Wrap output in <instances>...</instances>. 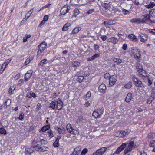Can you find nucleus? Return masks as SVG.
<instances>
[{
	"label": "nucleus",
	"mask_w": 155,
	"mask_h": 155,
	"mask_svg": "<svg viewBox=\"0 0 155 155\" xmlns=\"http://www.w3.org/2000/svg\"><path fill=\"white\" fill-rule=\"evenodd\" d=\"M128 145L125 148V149L124 151V153L125 155H128L129 153L131 152L132 150L135 148L134 145V142L131 141L129 143H128Z\"/></svg>",
	"instance_id": "obj_1"
},
{
	"label": "nucleus",
	"mask_w": 155,
	"mask_h": 155,
	"mask_svg": "<svg viewBox=\"0 0 155 155\" xmlns=\"http://www.w3.org/2000/svg\"><path fill=\"white\" fill-rule=\"evenodd\" d=\"M132 53L134 58L135 59H139L140 56V51L139 49L134 48L132 51Z\"/></svg>",
	"instance_id": "obj_2"
},
{
	"label": "nucleus",
	"mask_w": 155,
	"mask_h": 155,
	"mask_svg": "<svg viewBox=\"0 0 155 155\" xmlns=\"http://www.w3.org/2000/svg\"><path fill=\"white\" fill-rule=\"evenodd\" d=\"M67 130L71 134H78V131L73 129L72 127H71V125L70 124H68L66 126Z\"/></svg>",
	"instance_id": "obj_3"
},
{
	"label": "nucleus",
	"mask_w": 155,
	"mask_h": 155,
	"mask_svg": "<svg viewBox=\"0 0 155 155\" xmlns=\"http://www.w3.org/2000/svg\"><path fill=\"white\" fill-rule=\"evenodd\" d=\"M71 9V6L68 5H65L61 9L60 12L62 15H64L68 12Z\"/></svg>",
	"instance_id": "obj_4"
},
{
	"label": "nucleus",
	"mask_w": 155,
	"mask_h": 155,
	"mask_svg": "<svg viewBox=\"0 0 155 155\" xmlns=\"http://www.w3.org/2000/svg\"><path fill=\"white\" fill-rule=\"evenodd\" d=\"M117 78L115 75H112L109 77V84L112 86L114 84L117 80Z\"/></svg>",
	"instance_id": "obj_5"
},
{
	"label": "nucleus",
	"mask_w": 155,
	"mask_h": 155,
	"mask_svg": "<svg viewBox=\"0 0 155 155\" xmlns=\"http://www.w3.org/2000/svg\"><path fill=\"white\" fill-rule=\"evenodd\" d=\"M133 80L136 86L140 87H142L144 86L143 84L142 83L141 81L140 80H138L135 77H133Z\"/></svg>",
	"instance_id": "obj_6"
},
{
	"label": "nucleus",
	"mask_w": 155,
	"mask_h": 155,
	"mask_svg": "<svg viewBox=\"0 0 155 155\" xmlns=\"http://www.w3.org/2000/svg\"><path fill=\"white\" fill-rule=\"evenodd\" d=\"M106 150V147H102L98 150L95 153H94L92 155H102L104 153Z\"/></svg>",
	"instance_id": "obj_7"
},
{
	"label": "nucleus",
	"mask_w": 155,
	"mask_h": 155,
	"mask_svg": "<svg viewBox=\"0 0 155 155\" xmlns=\"http://www.w3.org/2000/svg\"><path fill=\"white\" fill-rule=\"evenodd\" d=\"M126 146L127 144L126 143H123L119 147L117 148L114 153L116 154H119L124 150V149L126 147Z\"/></svg>",
	"instance_id": "obj_8"
},
{
	"label": "nucleus",
	"mask_w": 155,
	"mask_h": 155,
	"mask_svg": "<svg viewBox=\"0 0 155 155\" xmlns=\"http://www.w3.org/2000/svg\"><path fill=\"white\" fill-rule=\"evenodd\" d=\"M140 40L142 42H146L148 39L147 35L144 33H141L140 35Z\"/></svg>",
	"instance_id": "obj_9"
},
{
	"label": "nucleus",
	"mask_w": 155,
	"mask_h": 155,
	"mask_svg": "<svg viewBox=\"0 0 155 155\" xmlns=\"http://www.w3.org/2000/svg\"><path fill=\"white\" fill-rule=\"evenodd\" d=\"M63 105V102L61 101L60 99L58 98L56 105V108L58 110H61L62 108Z\"/></svg>",
	"instance_id": "obj_10"
},
{
	"label": "nucleus",
	"mask_w": 155,
	"mask_h": 155,
	"mask_svg": "<svg viewBox=\"0 0 155 155\" xmlns=\"http://www.w3.org/2000/svg\"><path fill=\"white\" fill-rule=\"evenodd\" d=\"M155 97V94L153 92H152L150 96L147 100V104H150L153 100Z\"/></svg>",
	"instance_id": "obj_11"
},
{
	"label": "nucleus",
	"mask_w": 155,
	"mask_h": 155,
	"mask_svg": "<svg viewBox=\"0 0 155 155\" xmlns=\"http://www.w3.org/2000/svg\"><path fill=\"white\" fill-rule=\"evenodd\" d=\"M99 91L101 93H103L106 91V86L104 84H101L98 87Z\"/></svg>",
	"instance_id": "obj_12"
},
{
	"label": "nucleus",
	"mask_w": 155,
	"mask_h": 155,
	"mask_svg": "<svg viewBox=\"0 0 155 155\" xmlns=\"http://www.w3.org/2000/svg\"><path fill=\"white\" fill-rule=\"evenodd\" d=\"M107 41L115 45L118 41V40L116 38L112 37L109 38L107 40Z\"/></svg>",
	"instance_id": "obj_13"
},
{
	"label": "nucleus",
	"mask_w": 155,
	"mask_h": 155,
	"mask_svg": "<svg viewBox=\"0 0 155 155\" xmlns=\"http://www.w3.org/2000/svg\"><path fill=\"white\" fill-rule=\"evenodd\" d=\"M137 70L138 73L141 74L143 76L146 77L147 76V73L145 70L143 69L142 68L137 69Z\"/></svg>",
	"instance_id": "obj_14"
},
{
	"label": "nucleus",
	"mask_w": 155,
	"mask_h": 155,
	"mask_svg": "<svg viewBox=\"0 0 155 155\" xmlns=\"http://www.w3.org/2000/svg\"><path fill=\"white\" fill-rule=\"evenodd\" d=\"M33 148H26L25 151V154L28 155H30L34 151Z\"/></svg>",
	"instance_id": "obj_15"
},
{
	"label": "nucleus",
	"mask_w": 155,
	"mask_h": 155,
	"mask_svg": "<svg viewBox=\"0 0 155 155\" xmlns=\"http://www.w3.org/2000/svg\"><path fill=\"white\" fill-rule=\"evenodd\" d=\"M56 130H57L58 132L61 134H64L66 131L65 129L63 127H57Z\"/></svg>",
	"instance_id": "obj_16"
},
{
	"label": "nucleus",
	"mask_w": 155,
	"mask_h": 155,
	"mask_svg": "<svg viewBox=\"0 0 155 155\" xmlns=\"http://www.w3.org/2000/svg\"><path fill=\"white\" fill-rule=\"evenodd\" d=\"M142 20L143 21L144 23L149 21L151 23L152 22V21L150 19V16L149 14H146L144 15V18L142 19Z\"/></svg>",
	"instance_id": "obj_17"
},
{
	"label": "nucleus",
	"mask_w": 155,
	"mask_h": 155,
	"mask_svg": "<svg viewBox=\"0 0 155 155\" xmlns=\"http://www.w3.org/2000/svg\"><path fill=\"white\" fill-rule=\"evenodd\" d=\"M81 146L77 147L75 149H74V151L71 154V155H73L74 154V153H81Z\"/></svg>",
	"instance_id": "obj_18"
},
{
	"label": "nucleus",
	"mask_w": 155,
	"mask_h": 155,
	"mask_svg": "<svg viewBox=\"0 0 155 155\" xmlns=\"http://www.w3.org/2000/svg\"><path fill=\"white\" fill-rule=\"evenodd\" d=\"M129 132V131L127 130L124 131H120V132L119 136L120 137H123L124 136L127 135Z\"/></svg>",
	"instance_id": "obj_19"
},
{
	"label": "nucleus",
	"mask_w": 155,
	"mask_h": 155,
	"mask_svg": "<svg viewBox=\"0 0 155 155\" xmlns=\"http://www.w3.org/2000/svg\"><path fill=\"white\" fill-rule=\"evenodd\" d=\"M11 59H8L5 61L4 63L2 64V68H3L2 71H4L5 68H6L7 65L8 63L10 62Z\"/></svg>",
	"instance_id": "obj_20"
},
{
	"label": "nucleus",
	"mask_w": 155,
	"mask_h": 155,
	"mask_svg": "<svg viewBox=\"0 0 155 155\" xmlns=\"http://www.w3.org/2000/svg\"><path fill=\"white\" fill-rule=\"evenodd\" d=\"M31 73H29L27 72L26 73L25 75L24 78H25V81H27L31 77Z\"/></svg>",
	"instance_id": "obj_21"
},
{
	"label": "nucleus",
	"mask_w": 155,
	"mask_h": 155,
	"mask_svg": "<svg viewBox=\"0 0 155 155\" xmlns=\"http://www.w3.org/2000/svg\"><path fill=\"white\" fill-rule=\"evenodd\" d=\"M132 96V94L131 93H128L125 99V101L127 102H130L131 98Z\"/></svg>",
	"instance_id": "obj_22"
},
{
	"label": "nucleus",
	"mask_w": 155,
	"mask_h": 155,
	"mask_svg": "<svg viewBox=\"0 0 155 155\" xmlns=\"http://www.w3.org/2000/svg\"><path fill=\"white\" fill-rule=\"evenodd\" d=\"M129 38L133 41L135 42L137 40L136 36L133 34H130L128 35Z\"/></svg>",
	"instance_id": "obj_23"
},
{
	"label": "nucleus",
	"mask_w": 155,
	"mask_h": 155,
	"mask_svg": "<svg viewBox=\"0 0 155 155\" xmlns=\"http://www.w3.org/2000/svg\"><path fill=\"white\" fill-rule=\"evenodd\" d=\"M132 22H137V23H143L144 21L142 20V19L140 18H137L135 19H132L131 20Z\"/></svg>",
	"instance_id": "obj_24"
},
{
	"label": "nucleus",
	"mask_w": 155,
	"mask_h": 155,
	"mask_svg": "<svg viewBox=\"0 0 155 155\" xmlns=\"http://www.w3.org/2000/svg\"><path fill=\"white\" fill-rule=\"evenodd\" d=\"M71 25V24L69 23H67L65 24L63 26L62 30L64 31H65L68 30V28L70 27Z\"/></svg>",
	"instance_id": "obj_25"
},
{
	"label": "nucleus",
	"mask_w": 155,
	"mask_h": 155,
	"mask_svg": "<svg viewBox=\"0 0 155 155\" xmlns=\"http://www.w3.org/2000/svg\"><path fill=\"white\" fill-rule=\"evenodd\" d=\"M56 103L54 101H52L50 103V106L49 107L50 108H52L54 110L56 107Z\"/></svg>",
	"instance_id": "obj_26"
},
{
	"label": "nucleus",
	"mask_w": 155,
	"mask_h": 155,
	"mask_svg": "<svg viewBox=\"0 0 155 155\" xmlns=\"http://www.w3.org/2000/svg\"><path fill=\"white\" fill-rule=\"evenodd\" d=\"M60 138V137L57 138L55 142L53 143V146L55 147H58L59 146V140Z\"/></svg>",
	"instance_id": "obj_27"
},
{
	"label": "nucleus",
	"mask_w": 155,
	"mask_h": 155,
	"mask_svg": "<svg viewBox=\"0 0 155 155\" xmlns=\"http://www.w3.org/2000/svg\"><path fill=\"white\" fill-rule=\"evenodd\" d=\"M81 29V28L80 27H76L72 30V33L73 34H76Z\"/></svg>",
	"instance_id": "obj_28"
},
{
	"label": "nucleus",
	"mask_w": 155,
	"mask_h": 155,
	"mask_svg": "<svg viewBox=\"0 0 155 155\" xmlns=\"http://www.w3.org/2000/svg\"><path fill=\"white\" fill-rule=\"evenodd\" d=\"M113 61L114 63H116L117 65H119L122 62V59L120 58H115L113 59Z\"/></svg>",
	"instance_id": "obj_29"
},
{
	"label": "nucleus",
	"mask_w": 155,
	"mask_h": 155,
	"mask_svg": "<svg viewBox=\"0 0 155 155\" xmlns=\"http://www.w3.org/2000/svg\"><path fill=\"white\" fill-rule=\"evenodd\" d=\"M155 6V3L153 2H151L149 5H145V6L147 8H151Z\"/></svg>",
	"instance_id": "obj_30"
},
{
	"label": "nucleus",
	"mask_w": 155,
	"mask_h": 155,
	"mask_svg": "<svg viewBox=\"0 0 155 155\" xmlns=\"http://www.w3.org/2000/svg\"><path fill=\"white\" fill-rule=\"evenodd\" d=\"M11 101L10 99H8L6 100L5 101V106H6L5 107V108H7V107L8 106H9L11 104Z\"/></svg>",
	"instance_id": "obj_31"
},
{
	"label": "nucleus",
	"mask_w": 155,
	"mask_h": 155,
	"mask_svg": "<svg viewBox=\"0 0 155 155\" xmlns=\"http://www.w3.org/2000/svg\"><path fill=\"white\" fill-rule=\"evenodd\" d=\"M79 13V11L78 8L75 9L73 11V16L74 17H76Z\"/></svg>",
	"instance_id": "obj_32"
},
{
	"label": "nucleus",
	"mask_w": 155,
	"mask_h": 155,
	"mask_svg": "<svg viewBox=\"0 0 155 155\" xmlns=\"http://www.w3.org/2000/svg\"><path fill=\"white\" fill-rule=\"evenodd\" d=\"M92 115L95 118H100L101 117L99 114H98V113L97 112L96 110L93 112Z\"/></svg>",
	"instance_id": "obj_33"
},
{
	"label": "nucleus",
	"mask_w": 155,
	"mask_h": 155,
	"mask_svg": "<svg viewBox=\"0 0 155 155\" xmlns=\"http://www.w3.org/2000/svg\"><path fill=\"white\" fill-rule=\"evenodd\" d=\"M48 147L45 146H40V152H43L45 151H48Z\"/></svg>",
	"instance_id": "obj_34"
},
{
	"label": "nucleus",
	"mask_w": 155,
	"mask_h": 155,
	"mask_svg": "<svg viewBox=\"0 0 155 155\" xmlns=\"http://www.w3.org/2000/svg\"><path fill=\"white\" fill-rule=\"evenodd\" d=\"M45 49H44L41 46V45H39L38 46V54H41L42 52L43 51H44Z\"/></svg>",
	"instance_id": "obj_35"
},
{
	"label": "nucleus",
	"mask_w": 155,
	"mask_h": 155,
	"mask_svg": "<svg viewBox=\"0 0 155 155\" xmlns=\"http://www.w3.org/2000/svg\"><path fill=\"white\" fill-rule=\"evenodd\" d=\"M91 93L90 91H88L86 95L84 96V98L85 100H87L88 99H89L91 97Z\"/></svg>",
	"instance_id": "obj_36"
},
{
	"label": "nucleus",
	"mask_w": 155,
	"mask_h": 155,
	"mask_svg": "<svg viewBox=\"0 0 155 155\" xmlns=\"http://www.w3.org/2000/svg\"><path fill=\"white\" fill-rule=\"evenodd\" d=\"M50 128V126L49 125H48L43 127L42 128L41 130L42 131L44 132L48 130Z\"/></svg>",
	"instance_id": "obj_37"
},
{
	"label": "nucleus",
	"mask_w": 155,
	"mask_h": 155,
	"mask_svg": "<svg viewBox=\"0 0 155 155\" xmlns=\"http://www.w3.org/2000/svg\"><path fill=\"white\" fill-rule=\"evenodd\" d=\"M132 86V83L131 82L129 81L127 84H126L125 85V87L127 89L130 88Z\"/></svg>",
	"instance_id": "obj_38"
},
{
	"label": "nucleus",
	"mask_w": 155,
	"mask_h": 155,
	"mask_svg": "<svg viewBox=\"0 0 155 155\" xmlns=\"http://www.w3.org/2000/svg\"><path fill=\"white\" fill-rule=\"evenodd\" d=\"M33 148V149H35V150L40 152V146L39 144H37V145L34 146Z\"/></svg>",
	"instance_id": "obj_39"
},
{
	"label": "nucleus",
	"mask_w": 155,
	"mask_h": 155,
	"mask_svg": "<svg viewBox=\"0 0 155 155\" xmlns=\"http://www.w3.org/2000/svg\"><path fill=\"white\" fill-rule=\"evenodd\" d=\"M47 61V59H44L42 60L39 63L38 65L39 66H43L44 64H46V62Z\"/></svg>",
	"instance_id": "obj_40"
},
{
	"label": "nucleus",
	"mask_w": 155,
	"mask_h": 155,
	"mask_svg": "<svg viewBox=\"0 0 155 155\" xmlns=\"http://www.w3.org/2000/svg\"><path fill=\"white\" fill-rule=\"evenodd\" d=\"M33 12V9H31L30 11H29L26 14V16L27 15L28 16V17L26 18V19H28L29 17L31 16L32 13Z\"/></svg>",
	"instance_id": "obj_41"
},
{
	"label": "nucleus",
	"mask_w": 155,
	"mask_h": 155,
	"mask_svg": "<svg viewBox=\"0 0 155 155\" xmlns=\"http://www.w3.org/2000/svg\"><path fill=\"white\" fill-rule=\"evenodd\" d=\"M149 145L150 147L155 148V141L153 140L150 141Z\"/></svg>",
	"instance_id": "obj_42"
},
{
	"label": "nucleus",
	"mask_w": 155,
	"mask_h": 155,
	"mask_svg": "<svg viewBox=\"0 0 155 155\" xmlns=\"http://www.w3.org/2000/svg\"><path fill=\"white\" fill-rule=\"evenodd\" d=\"M149 14L152 17L155 16V9H152L150 11Z\"/></svg>",
	"instance_id": "obj_43"
},
{
	"label": "nucleus",
	"mask_w": 155,
	"mask_h": 155,
	"mask_svg": "<svg viewBox=\"0 0 155 155\" xmlns=\"http://www.w3.org/2000/svg\"><path fill=\"white\" fill-rule=\"evenodd\" d=\"M72 64L74 67H77L79 65L80 63L79 62L76 61H73L72 63Z\"/></svg>",
	"instance_id": "obj_44"
},
{
	"label": "nucleus",
	"mask_w": 155,
	"mask_h": 155,
	"mask_svg": "<svg viewBox=\"0 0 155 155\" xmlns=\"http://www.w3.org/2000/svg\"><path fill=\"white\" fill-rule=\"evenodd\" d=\"M96 111L98 112V114H99L100 117L104 112V110L102 108L98 109L96 110Z\"/></svg>",
	"instance_id": "obj_45"
},
{
	"label": "nucleus",
	"mask_w": 155,
	"mask_h": 155,
	"mask_svg": "<svg viewBox=\"0 0 155 155\" xmlns=\"http://www.w3.org/2000/svg\"><path fill=\"white\" fill-rule=\"evenodd\" d=\"M33 59V58L32 57H31L30 58H27L25 62V65H27Z\"/></svg>",
	"instance_id": "obj_46"
},
{
	"label": "nucleus",
	"mask_w": 155,
	"mask_h": 155,
	"mask_svg": "<svg viewBox=\"0 0 155 155\" xmlns=\"http://www.w3.org/2000/svg\"><path fill=\"white\" fill-rule=\"evenodd\" d=\"M6 131L4 128L1 127L0 128V134L4 135H5L6 134Z\"/></svg>",
	"instance_id": "obj_47"
},
{
	"label": "nucleus",
	"mask_w": 155,
	"mask_h": 155,
	"mask_svg": "<svg viewBox=\"0 0 155 155\" xmlns=\"http://www.w3.org/2000/svg\"><path fill=\"white\" fill-rule=\"evenodd\" d=\"M102 5L106 9H108L110 7V5L106 3H103Z\"/></svg>",
	"instance_id": "obj_48"
},
{
	"label": "nucleus",
	"mask_w": 155,
	"mask_h": 155,
	"mask_svg": "<svg viewBox=\"0 0 155 155\" xmlns=\"http://www.w3.org/2000/svg\"><path fill=\"white\" fill-rule=\"evenodd\" d=\"M39 45L42 47L44 49H45L46 47L47 43L45 42H43L41 43Z\"/></svg>",
	"instance_id": "obj_49"
},
{
	"label": "nucleus",
	"mask_w": 155,
	"mask_h": 155,
	"mask_svg": "<svg viewBox=\"0 0 155 155\" xmlns=\"http://www.w3.org/2000/svg\"><path fill=\"white\" fill-rule=\"evenodd\" d=\"M88 151L87 149V148H84V149L81 152V155H85L86 153Z\"/></svg>",
	"instance_id": "obj_50"
},
{
	"label": "nucleus",
	"mask_w": 155,
	"mask_h": 155,
	"mask_svg": "<svg viewBox=\"0 0 155 155\" xmlns=\"http://www.w3.org/2000/svg\"><path fill=\"white\" fill-rule=\"evenodd\" d=\"M84 78L83 76H79L77 78V79L79 82L81 83L82 82V80Z\"/></svg>",
	"instance_id": "obj_51"
},
{
	"label": "nucleus",
	"mask_w": 155,
	"mask_h": 155,
	"mask_svg": "<svg viewBox=\"0 0 155 155\" xmlns=\"http://www.w3.org/2000/svg\"><path fill=\"white\" fill-rule=\"evenodd\" d=\"M94 11V9H91L89 10L86 13V14H91Z\"/></svg>",
	"instance_id": "obj_52"
},
{
	"label": "nucleus",
	"mask_w": 155,
	"mask_h": 155,
	"mask_svg": "<svg viewBox=\"0 0 155 155\" xmlns=\"http://www.w3.org/2000/svg\"><path fill=\"white\" fill-rule=\"evenodd\" d=\"M100 55L98 54H95L94 55L91 57V58L93 60H95L96 58L99 57Z\"/></svg>",
	"instance_id": "obj_53"
},
{
	"label": "nucleus",
	"mask_w": 155,
	"mask_h": 155,
	"mask_svg": "<svg viewBox=\"0 0 155 155\" xmlns=\"http://www.w3.org/2000/svg\"><path fill=\"white\" fill-rule=\"evenodd\" d=\"M24 118V114L23 113H20V115L19 117V119L21 120H22Z\"/></svg>",
	"instance_id": "obj_54"
},
{
	"label": "nucleus",
	"mask_w": 155,
	"mask_h": 155,
	"mask_svg": "<svg viewBox=\"0 0 155 155\" xmlns=\"http://www.w3.org/2000/svg\"><path fill=\"white\" fill-rule=\"evenodd\" d=\"M122 12L124 15H127L129 14V10L124 9L122 10Z\"/></svg>",
	"instance_id": "obj_55"
},
{
	"label": "nucleus",
	"mask_w": 155,
	"mask_h": 155,
	"mask_svg": "<svg viewBox=\"0 0 155 155\" xmlns=\"http://www.w3.org/2000/svg\"><path fill=\"white\" fill-rule=\"evenodd\" d=\"M101 38L103 41L106 40L107 39V37L106 35H101L100 37Z\"/></svg>",
	"instance_id": "obj_56"
},
{
	"label": "nucleus",
	"mask_w": 155,
	"mask_h": 155,
	"mask_svg": "<svg viewBox=\"0 0 155 155\" xmlns=\"http://www.w3.org/2000/svg\"><path fill=\"white\" fill-rule=\"evenodd\" d=\"M137 70L142 68V66L139 63H137L136 66Z\"/></svg>",
	"instance_id": "obj_57"
},
{
	"label": "nucleus",
	"mask_w": 155,
	"mask_h": 155,
	"mask_svg": "<svg viewBox=\"0 0 155 155\" xmlns=\"http://www.w3.org/2000/svg\"><path fill=\"white\" fill-rule=\"evenodd\" d=\"M94 50H98L99 49V47L98 45L95 44H94Z\"/></svg>",
	"instance_id": "obj_58"
},
{
	"label": "nucleus",
	"mask_w": 155,
	"mask_h": 155,
	"mask_svg": "<svg viewBox=\"0 0 155 155\" xmlns=\"http://www.w3.org/2000/svg\"><path fill=\"white\" fill-rule=\"evenodd\" d=\"M23 82V80L22 79H20L18 82V85H19L21 86Z\"/></svg>",
	"instance_id": "obj_59"
},
{
	"label": "nucleus",
	"mask_w": 155,
	"mask_h": 155,
	"mask_svg": "<svg viewBox=\"0 0 155 155\" xmlns=\"http://www.w3.org/2000/svg\"><path fill=\"white\" fill-rule=\"evenodd\" d=\"M110 74L109 73H106L104 74V78L106 79L108 78L109 77Z\"/></svg>",
	"instance_id": "obj_60"
},
{
	"label": "nucleus",
	"mask_w": 155,
	"mask_h": 155,
	"mask_svg": "<svg viewBox=\"0 0 155 155\" xmlns=\"http://www.w3.org/2000/svg\"><path fill=\"white\" fill-rule=\"evenodd\" d=\"M42 107L41 104L40 103H38L37 105V109L39 110L41 109Z\"/></svg>",
	"instance_id": "obj_61"
},
{
	"label": "nucleus",
	"mask_w": 155,
	"mask_h": 155,
	"mask_svg": "<svg viewBox=\"0 0 155 155\" xmlns=\"http://www.w3.org/2000/svg\"><path fill=\"white\" fill-rule=\"evenodd\" d=\"M49 131H50V132H49V136L50 137L52 138L53 137V134L52 133V132L51 130H50Z\"/></svg>",
	"instance_id": "obj_62"
},
{
	"label": "nucleus",
	"mask_w": 155,
	"mask_h": 155,
	"mask_svg": "<svg viewBox=\"0 0 155 155\" xmlns=\"http://www.w3.org/2000/svg\"><path fill=\"white\" fill-rule=\"evenodd\" d=\"M127 47V45L126 44H124L123 45L122 48L124 50H126Z\"/></svg>",
	"instance_id": "obj_63"
},
{
	"label": "nucleus",
	"mask_w": 155,
	"mask_h": 155,
	"mask_svg": "<svg viewBox=\"0 0 155 155\" xmlns=\"http://www.w3.org/2000/svg\"><path fill=\"white\" fill-rule=\"evenodd\" d=\"M48 15H45L44 18H43V20L44 21H46L47 20H48Z\"/></svg>",
	"instance_id": "obj_64"
}]
</instances>
